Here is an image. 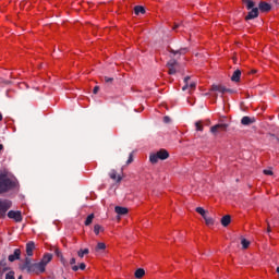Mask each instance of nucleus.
<instances>
[{"mask_svg":"<svg viewBox=\"0 0 279 279\" xmlns=\"http://www.w3.org/2000/svg\"><path fill=\"white\" fill-rule=\"evenodd\" d=\"M12 189H16V181L10 178V172L0 170V195L12 191Z\"/></svg>","mask_w":279,"mask_h":279,"instance_id":"f257e3e1","label":"nucleus"},{"mask_svg":"<svg viewBox=\"0 0 279 279\" xmlns=\"http://www.w3.org/2000/svg\"><path fill=\"white\" fill-rule=\"evenodd\" d=\"M167 158H169V151L165 148H161L157 153L150 154L149 161L153 165H156V162H158V160H167Z\"/></svg>","mask_w":279,"mask_h":279,"instance_id":"f03ea898","label":"nucleus"},{"mask_svg":"<svg viewBox=\"0 0 279 279\" xmlns=\"http://www.w3.org/2000/svg\"><path fill=\"white\" fill-rule=\"evenodd\" d=\"M21 271H27V274L34 272V260L31 257H25L24 262L19 264Z\"/></svg>","mask_w":279,"mask_h":279,"instance_id":"7ed1b4c3","label":"nucleus"},{"mask_svg":"<svg viewBox=\"0 0 279 279\" xmlns=\"http://www.w3.org/2000/svg\"><path fill=\"white\" fill-rule=\"evenodd\" d=\"M12 208V201L0 198V218L5 219L8 210Z\"/></svg>","mask_w":279,"mask_h":279,"instance_id":"20e7f679","label":"nucleus"},{"mask_svg":"<svg viewBox=\"0 0 279 279\" xmlns=\"http://www.w3.org/2000/svg\"><path fill=\"white\" fill-rule=\"evenodd\" d=\"M167 69H168L169 75H175L178 71H180V63L175 61V59H171L167 63Z\"/></svg>","mask_w":279,"mask_h":279,"instance_id":"39448f33","label":"nucleus"},{"mask_svg":"<svg viewBox=\"0 0 279 279\" xmlns=\"http://www.w3.org/2000/svg\"><path fill=\"white\" fill-rule=\"evenodd\" d=\"M8 217L9 219H13L15 223H21V221H23V214L21 210H10Z\"/></svg>","mask_w":279,"mask_h":279,"instance_id":"423d86ee","label":"nucleus"},{"mask_svg":"<svg viewBox=\"0 0 279 279\" xmlns=\"http://www.w3.org/2000/svg\"><path fill=\"white\" fill-rule=\"evenodd\" d=\"M227 130H228L227 123L216 124L210 128V132L214 136H217V134H219V132H226Z\"/></svg>","mask_w":279,"mask_h":279,"instance_id":"0eeeda50","label":"nucleus"},{"mask_svg":"<svg viewBox=\"0 0 279 279\" xmlns=\"http://www.w3.org/2000/svg\"><path fill=\"white\" fill-rule=\"evenodd\" d=\"M190 80H191V76H186L184 78L185 85L182 87V90H190V93H192V90H195V88L197 87V83L196 82L189 83Z\"/></svg>","mask_w":279,"mask_h":279,"instance_id":"6e6552de","label":"nucleus"},{"mask_svg":"<svg viewBox=\"0 0 279 279\" xmlns=\"http://www.w3.org/2000/svg\"><path fill=\"white\" fill-rule=\"evenodd\" d=\"M259 10L258 8L251 9V12L245 16V21H254V19H258Z\"/></svg>","mask_w":279,"mask_h":279,"instance_id":"1a4fd4ad","label":"nucleus"},{"mask_svg":"<svg viewBox=\"0 0 279 279\" xmlns=\"http://www.w3.org/2000/svg\"><path fill=\"white\" fill-rule=\"evenodd\" d=\"M46 267L43 262L33 263V272L45 274Z\"/></svg>","mask_w":279,"mask_h":279,"instance_id":"9d476101","label":"nucleus"},{"mask_svg":"<svg viewBox=\"0 0 279 279\" xmlns=\"http://www.w3.org/2000/svg\"><path fill=\"white\" fill-rule=\"evenodd\" d=\"M36 250V243L34 241H29L26 244V256L29 258L31 256H34V251Z\"/></svg>","mask_w":279,"mask_h":279,"instance_id":"9b49d317","label":"nucleus"},{"mask_svg":"<svg viewBox=\"0 0 279 279\" xmlns=\"http://www.w3.org/2000/svg\"><path fill=\"white\" fill-rule=\"evenodd\" d=\"M9 262L14 263V260H21V248H15L13 254L9 255Z\"/></svg>","mask_w":279,"mask_h":279,"instance_id":"f8f14e48","label":"nucleus"},{"mask_svg":"<svg viewBox=\"0 0 279 279\" xmlns=\"http://www.w3.org/2000/svg\"><path fill=\"white\" fill-rule=\"evenodd\" d=\"M257 10H259V12H270L271 11V4L265 2V1H260L258 4Z\"/></svg>","mask_w":279,"mask_h":279,"instance_id":"ddd939ff","label":"nucleus"},{"mask_svg":"<svg viewBox=\"0 0 279 279\" xmlns=\"http://www.w3.org/2000/svg\"><path fill=\"white\" fill-rule=\"evenodd\" d=\"M253 123H256V118H251V117H247V116H244L242 119H241V124L242 125H252Z\"/></svg>","mask_w":279,"mask_h":279,"instance_id":"4468645a","label":"nucleus"},{"mask_svg":"<svg viewBox=\"0 0 279 279\" xmlns=\"http://www.w3.org/2000/svg\"><path fill=\"white\" fill-rule=\"evenodd\" d=\"M210 90L216 92V93H221V95H226V86L223 85H211Z\"/></svg>","mask_w":279,"mask_h":279,"instance_id":"2eb2a0df","label":"nucleus"},{"mask_svg":"<svg viewBox=\"0 0 279 279\" xmlns=\"http://www.w3.org/2000/svg\"><path fill=\"white\" fill-rule=\"evenodd\" d=\"M231 221H232V218L230 217V215H226L221 218L220 223L221 226H223V228H228Z\"/></svg>","mask_w":279,"mask_h":279,"instance_id":"dca6fc26","label":"nucleus"},{"mask_svg":"<svg viewBox=\"0 0 279 279\" xmlns=\"http://www.w3.org/2000/svg\"><path fill=\"white\" fill-rule=\"evenodd\" d=\"M52 258H53V255H51V253H47L44 255L40 262L47 267V265L51 263Z\"/></svg>","mask_w":279,"mask_h":279,"instance_id":"f3484780","label":"nucleus"},{"mask_svg":"<svg viewBox=\"0 0 279 279\" xmlns=\"http://www.w3.org/2000/svg\"><path fill=\"white\" fill-rule=\"evenodd\" d=\"M242 3H244L246 10H254V8H256V2L253 0H242Z\"/></svg>","mask_w":279,"mask_h":279,"instance_id":"a211bd4d","label":"nucleus"},{"mask_svg":"<svg viewBox=\"0 0 279 279\" xmlns=\"http://www.w3.org/2000/svg\"><path fill=\"white\" fill-rule=\"evenodd\" d=\"M189 52V48H181L179 50H173V49H170V53H173V56H184L185 53Z\"/></svg>","mask_w":279,"mask_h":279,"instance_id":"6ab92c4d","label":"nucleus"},{"mask_svg":"<svg viewBox=\"0 0 279 279\" xmlns=\"http://www.w3.org/2000/svg\"><path fill=\"white\" fill-rule=\"evenodd\" d=\"M231 82H241V70H235L231 76Z\"/></svg>","mask_w":279,"mask_h":279,"instance_id":"aec40b11","label":"nucleus"},{"mask_svg":"<svg viewBox=\"0 0 279 279\" xmlns=\"http://www.w3.org/2000/svg\"><path fill=\"white\" fill-rule=\"evenodd\" d=\"M109 178L111 180H116V182H121V180H122L121 175H117V170H111L109 172Z\"/></svg>","mask_w":279,"mask_h":279,"instance_id":"412c9836","label":"nucleus"},{"mask_svg":"<svg viewBox=\"0 0 279 279\" xmlns=\"http://www.w3.org/2000/svg\"><path fill=\"white\" fill-rule=\"evenodd\" d=\"M114 210H116L117 215H128L126 207L116 206Z\"/></svg>","mask_w":279,"mask_h":279,"instance_id":"4be33fe9","label":"nucleus"},{"mask_svg":"<svg viewBox=\"0 0 279 279\" xmlns=\"http://www.w3.org/2000/svg\"><path fill=\"white\" fill-rule=\"evenodd\" d=\"M8 269L10 268H8V260L4 257L0 260V271H8Z\"/></svg>","mask_w":279,"mask_h":279,"instance_id":"5701e85b","label":"nucleus"},{"mask_svg":"<svg viewBox=\"0 0 279 279\" xmlns=\"http://www.w3.org/2000/svg\"><path fill=\"white\" fill-rule=\"evenodd\" d=\"M134 12L136 16H138V14H145V8L143 5H136L134 8Z\"/></svg>","mask_w":279,"mask_h":279,"instance_id":"b1692460","label":"nucleus"},{"mask_svg":"<svg viewBox=\"0 0 279 279\" xmlns=\"http://www.w3.org/2000/svg\"><path fill=\"white\" fill-rule=\"evenodd\" d=\"M134 276H135V278H137V279L143 278V277L145 276V269L138 268V269L135 271Z\"/></svg>","mask_w":279,"mask_h":279,"instance_id":"393cba45","label":"nucleus"},{"mask_svg":"<svg viewBox=\"0 0 279 279\" xmlns=\"http://www.w3.org/2000/svg\"><path fill=\"white\" fill-rule=\"evenodd\" d=\"M89 250L88 248H85V250H80L78 252H77V256L80 257V258H84V256H86V254H89Z\"/></svg>","mask_w":279,"mask_h":279,"instance_id":"a878e982","label":"nucleus"},{"mask_svg":"<svg viewBox=\"0 0 279 279\" xmlns=\"http://www.w3.org/2000/svg\"><path fill=\"white\" fill-rule=\"evenodd\" d=\"M93 219H95V214L88 215L85 220V226H90V223H93Z\"/></svg>","mask_w":279,"mask_h":279,"instance_id":"bb28decb","label":"nucleus"},{"mask_svg":"<svg viewBox=\"0 0 279 279\" xmlns=\"http://www.w3.org/2000/svg\"><path fill=\"white\" fill-rule=\"evenodd\" d=\"M241 245H242L243 250H247L250 247V241L247 239L243 238L241 240Z\"/></svg>","mask_w":279,"mask_h":279,"instance_id":"cd10ccee","label":"nucleus"},{"mask_svg":"<svg viewBox=\"0 0 279 279\" xmlns=\"http://www.w3.org/2000/svg\"><path fill=\"white\" fill-rule=\"evenodd\" d=\"M196 213H198V215H201L203 217V219H205L207 217L206 210L203 207H197Z\"/></svg>","mask_w":279,"mask_h":279,"instance_id":"c85d7f7f","label":"nucleus"},{"mask_svg":"<svg viewBox=\"0 0 279 279\" xmlns=\"http://www.w3.org/2000/svg\"><path fill=\"white\" fill-rule=\"evenodd\" d=\"M206 226H215V220L208 216L204 218Z\"/></svg>","mask_w":279,"mask_h":279,"instance_id":"c756f323","label":"nucleus"},{"mask_svg":"<svg viewBox=\"0 0 279 279\" xmlns=\"http://www.w3.org/2000/svg\"><path fill=\"white\" fill-rule=\"evenodd\" d=\"M94 232L96 235L99 234V232H104V227H101L100 225H95L94 226Z\"/></svg>","mask_w":279,"mask_h":279,"instance_id":"7c9ffc66","label":"nucleus"},{"mask_svg":"<svg viewBox=\"0 0 279 279\" xmlns=\"http://www.w3.org/2000/svg\"><path fill=\"white\" fill-rule=\"evenodd\" d=\"M196 132H204V125H202V121L195 122Z\"/></svg>","mask_w":279,"mask_h":279,"instance_id":"2f4dec72","label":"nucleus"},{"mask_svg":"<svg viewBox=\"0 0 279 279\" xmlns=\"http://www.w3.org/2000/svg\"><path fill=\"white\" fill-rule=\"evenodd\" d=\"M99 250H106V243L104 242H99L96 246V251H99Z\"/></svg>","mask_w":279,"mask_h":279,"instance_id":"473e14b6","label":"nucleus"},{"mask_svg":"<svg viewBox=\"0 0 279 279\" xmlns=\"http://www.w3.org/2000/svg\"><path fill=\"white\" fill-rule=\"evenodd\" d=\"M104 80L106 84H112V82H114V78L109 76H104Z\"/></svg>","mask_w":279,"mask_h":279,"instance_id":"72a5a7b5","label":"nucleus"},{"mask_svg":"<svg viewBox=\"0 0 279 279\" xmlns=\"http://www.w3.org/2000/svg\"><path fill=\"white\" fill-rule=\"evenodd\" d=\"M5 279H14V271H9V272L5 275Z\"/></svg>","mask_w":279,"mask_h":279,"instance_id":"f704fd0d","label":"nucleus"},{"mask_svg":"<svg viewBox=\"0 0 279 279\" xmlns=\"http://www.w3.org/2000/svg\"><path fill=\"white\" fill-rule=\"evenodd\" d=\"M163 123H171V118L169 116H165Z\"/></svg>","mask_w":279,"mask_h":279,"instance_id":"c9c22d12","label":"nucleus"},{"mask_svg":"<svg viewBox=\"0 0 279 279\" xmlns=\"http://www.w3.org/2000/svg\"><path fill=\"white\" fill-rule=\"evenodd\" d=\"M132 162H134V158L132 157V154H130L126 165H132Z\"/></svg>","mask_w":279,"mask_h":279,"instance_id":"e433bc0d","label":"nucleus"},{"mask_svg":"<svg viewBox=\"0 0 279 279\" xmlns=\"http://www.w3.org/2000/svg\"><path fill=\"white\" fill-rule=\"evenodd\" d=\"M54 254H56V256H58L59 258L62 256V252L60 251V248H56V250H54Z\"/></svg>","mask_w":279,"mask_h":279,"instance_id":"4c0bfd02","label":"nucleus"},{"mask_svg":"<svg viewBox=\"0 0 279 279\" xmlns=\"http://www.w3.org/2000/svg\"><path fill=\"white\" fill-rule=\"evenodd\" d=\"M182 27H184L182 24H174L172 29H182Z\"/></svg>","mask_w":279,"mask_h":279,"instance_id":"58836bf2","label":"nucleus"},{"mask_svg":"<svg viewBox=\"0 0 279 279\" xmlns=\"http://www.w3.org/2000/svg\"><path fill=\"white\" fill-rule=\"evenodd\" d=\"M265 175H274V171L271 170H264Z\"/></svg>","mask_w":279,"mask_h":279,"instance_id":"ea45409f","label":"nucleus"},{"mask_svg":"<svg viewBox=\"0 0 279 279\" xmlns=\"http://www.w3.org/2000/svg\"><path fill=\"white\" fill-rule=\"evenodd\" d=\"M78 269H81L82 271H84V269H86V264L81 263L78 266Z\"/></svg>","mask_w":279,"mask_h":279,"instance_id":"a19ab883","label":"nucleus"},{"mask_svg":"<svg viewBox=\"0 0 279 279\" xmlns=\"http://www.w3.org/2000/svg\"><path fill=\"white\" fill-rule=\"evenodd\" d=\"M93 93L94 95H97L99 93V86H95Z\"/></svg>","mask_w":279,"mask_h":279,"instance_id":"79ce46f5","label":"nucleus"},{"mask_svg":"<svg viewBox=\"0 0 279 279\" xmlns=\"http://www.w3.org/2000/svg\"><path fill=\"white\" fill-rule=\"evenodd\" d=\"M75 263H76L75 257H72V258L70 259V265H75Z\"/></svg>","mask_w":279,"mask_h":279,"instance_id":"37998d69","label":"nucleus"},{"mask_svg":"<svg viewBox=\"0 0 279 279\" xmlns=\"http://www.w3.org/2000/svg\"><path fill=\"white\" fill-rule=\"evenodd\" d=\"M226 93H230L232 95L234 93V89L226 88Z\"/></svg>","mask_w":279,"mask_h":279,"instance_id":"c03bdc74","label":"nucleus"},{"mask_svg":"<svg viewBox=\"0 0 279 279\" xmlns=\"http://www.w3.org/2000/svg\"><path fill=\"white\" fill-rule=\"evenodd\" d=\"M72 270H73V271H78V270H80V267H78V266H73V267H72Z\"/></svg>","mask_w":279,"mask_h":279,"instance_id":"a18cd8bd","label":"nucleus"},{"mask_svg":"<svg viewBox=\"0 0 279 279\" xmlns=\"http://www.w3.org/2000/svg\"><path fill=\"white\" fill-rule=\"evenodd\" d=\"M267 232H268V234H269V232H271V227H269V225H268Z\"/></svg>","mask_w":279,"mask_h":279,"instance_id":"49530a36","label":"nucleus"},{"mask_svg":"<svg viewBox=\"0 0 279 279\" xmlns=\"http://www.w3.org/2000/svg\"><path fill=\"white\" fill-rule=\"evenodd\" d=\"M0 121H3V114L0 112Z\"/></svg>","mask_w":279,"mask_h":279,"instance_id":"de8ad7c7","label":"nucleus"},{"mask_svg":"<svg viewBox=\"0 0 279 279\" xmlns=\"http://www.w3.org/2000/svg\"><path fill=\"white\" fill-rule=\"evenodd\" d=\"M187 101L191 104V106H193V102H191V98H187Z\"/></svg>","mask_w":279,"mask_h":279,"instance_id":"09e8293b","label":"nucleus"},{"mask_svg":"<svg viewBox=\"0 0 279 279\" xmlns=\"http://www.w3.org/2000/svg\"><path fill=\"white\" fill-rule=\"evenodd\" d=\"M17 279H23V276H20Z\"/></svg>","mask_w":279,"mask_h":279,"instance_id":"8fccbe9b","label":"nucleus"},{"mask_svg":"<svg viewBox=\"0 0 279 279\" xmlns=\"http://www.w3.org/2000/svg\"><path fill=\"white\" fill-rule=\"evenodd\" d=\"M252 73H256V70H253Z\"/></svg>","mask_w":279,"mask_h":279,"instance_id":"3c124183","label":"nucleus"},{"mask_svg":"<svg viewBox=\"0 0 279 279\" xmlns=\"http://www.w3.org/2000/svg\"><path fill=\"white\" fill-rule=\"evenodd\" d=\"M5 84H10V81H7Z\"/></svg>","mask_w":279,"mask_h":279,"instance_id":"603ef678","label":"nucleus"}]
</instances>
